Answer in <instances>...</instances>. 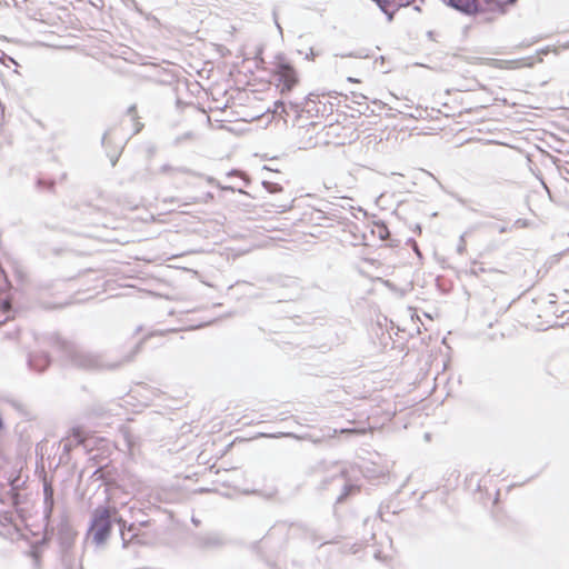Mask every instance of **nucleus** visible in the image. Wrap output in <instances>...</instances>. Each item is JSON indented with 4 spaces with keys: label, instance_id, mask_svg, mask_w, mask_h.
<instances>
[{
    "label": "nucleus",
    "instance_id": "0eeeda50",
    "mask_svg": "<svg viewBox=\"0 0 569 569\" xmlns=\"http://www.w3.org/2000/svg\"><path fill=\"white\" fill-rule=\"evenodd\" d=\"M12 143V136L8 129L0 124V146H9Z\"/></svg>",
    "mask_w": 569,
    "mask_h": 569
},
{
    "label": "nucleus",
    "instance_id": "7ed1b4c3",
    "mask_svg": "<svg viewBox=\"0 0 569 569\" xmlns=\"http://www.w3.org/2000/svg\"><path fill=\"white\" fill-rule=\"evenodd\" d=\"M272 74L277 77L281 91H290L298 82L297 72L292 66L286 62H279Z\"/></svg>",
    "mask_w": 569,
    "mask_h": 569
},
{
    "label": "nucleus",
    "instance_id": "9d476101",
    "mask_svg": "<svg viewBox=\"0 0 569 569\" xmlns=\"http://www.w3.org/2000/svg\"><path fill=\"white\" fill-rule=\"evenodd\" d=\"M0 308L4 313L10 311V303L8 301H3L0 303Z\"/></svg>",
    "mask_w": 569,
    "mask_h": 569
},
{
    "label": "nucleus",
    "instance_id": "39448f33",
    "mask_svg": "<svg viewBox=\"0 0 569 569\" xmlns=\"http://www.w3.org/2000/svg\"><path fill=\"white\" fill-rule=\"evenodd\" d=\"M555 305L549 302L547 306H543L540 311L543 313L545 319L533 323L539 330H543L550 328L555 325V320L550 317L551 311L553 310Z\"/></svg>",
    "mask_w": 569,
    "mask_h": 569
},
{
    "label": "nucleus",
    "instance_id": "9b49d317",
    "mask_svg": "<svg viewBox=\"0 0 569 569\" xmlns=\"http://www.w3.org/2000/svg\"><path fill=\"white\" fill-rule=\"evenodd\" d=\"M415 0H398L397 4L398 7H406V6H409L410 3H412Z\"/></svg>",
    "mask_w": 569,
    "mask_h": 569
},
{
    "label": "nucleus",
    "instance_id": "ddd939ff",
    "mask_svg": "<svg viewBox=\"0 0 569 569\" xmlns=\"http://www.w3.org/2000/svg\"><path fill=\"white\" fill-rule=\"evenodd\" d=\"M207 197H208L209 199H212V198H213V197H212V194H210V193H208V194H207Z\"/></svg>",
    "mask_w": 569,
    "mask_h": 569
},
{
    "label": "nucleus",
    "instance_id": "20e7f679",
    "mask_svg": "<svg viewBox=\"0 0 569 569\" xmlns=\"http://www.w3.org/2000/svg\"><path fill=\"white\" fill-rule=\"evenodd\" d=\"M450 4L465 13L476 14L486 11L490 0H450Z\"/></svg>",
    "mask_w": 569,
    "mask_h": 569
},
{
    "label": "nucleus",
    "instance_id": "1a4fd4ad",
    "mask_svg": "<svg viewBox=\"0 0 569 569\" xmlns=\"http://www.w3.org/2000/svg\"><path fill=\"white\" fill-rule=\"evenodd\" d=\"M341 432H351V433H358L363 435L366 432L365 429H343Z\"/></svg>",
    "mask_w": 569,
    "mask_h": 569
},
{
    "label": "nucleus",
    "instance_id": "423d86ee",
    "mask_svg": "<svg viewBox=\"0 0 569 569\" xmlns=\"http://www.w3.org/2000/svg\"><path fill=\"white\" fill-rule=\"evenodd\" d=\"M385 12L392 13L396 9H399L398 0H375Z\"/></svg>",
    "mask_w": 569,
    "mask_h": 569
},
{
    "label": "nucleus",
    "instance_id": "6e6552de",
    "mask_svg": "<svg viewBox=\"0 0 569 569\" xmlns=\"http://www.w3.org/2000/svg\"><path fill=\"white\" fill-rule=\"evenodd\" d=\"M516 0H490V4L488 7L491 8L495 4L497 8L502 9L503 7L513 3Z\"/></svg>",
    "mask_w": 569,
    "mask_h": 569
},
{
    "label": "nucleus",
    "instance_id": "f8f14e48",
    "mask_svg": "<svg viewBox=\"0 0 569 569\" xmlns=\"http://www.w3.org/2000/svg\"><path fill=\"white\" fill-rule=\"evenodd\" d=\"M289 206H280L278 212H284L289 209Z\"/></svg>",
    "mask_w": 569,
    "mask_h": 569
},
{
    "label": "nucleus",
    "instance_id": "f257e3e1",
    "mask_svg": "<svg viewBox=\"0 0 569 569\" xmlns=\"http://www.w3.org/2000/svg\"><path fill=\"white\" fill-rule=\"evenodd\" d=\"M231 435L230 426L227 425L226 419L222 417L212 418L206 426L203 435L201 436L202 449L198 455V460L202 465H210L213 467L216 460L226 453V441Z\"/></svg>",
    "mask_w": 569,
    "mask_h": 569
},
{
    "label": "nucleus",
    "instance_id": "f03ea898",
    "mask_svg": "<svg viewBox=\"0 0 569 569\" xmlns=\"http://www.w3.org/2000/svg\"><path fill=\"white\" fill-rule=\"evenodd\" d=\"M94 540L102 542L111 531V511L107 507L96 509L91 526Z\"/></svg>",
    "mask_w": 569,
    "mask_h": 569
}]
</instances>
